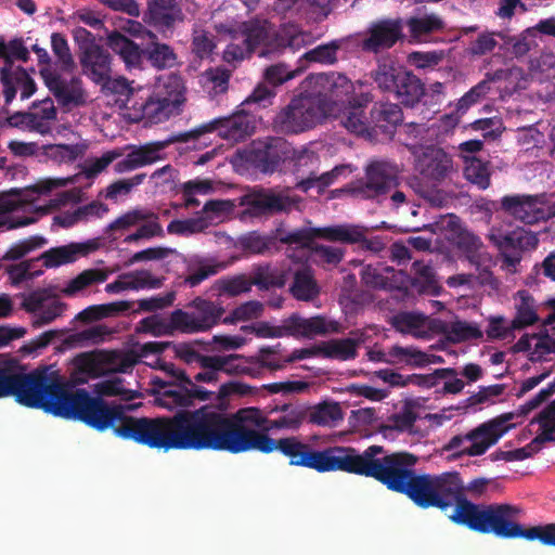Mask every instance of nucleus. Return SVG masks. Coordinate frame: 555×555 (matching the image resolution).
Instances as JSON below:
<instances>
[{
  "label": "nucleus",
  "instance_id": "f257e3e1",
  "mask_svg": "<svg viewBox=\"0 0 555 555\" xmlns=\"http://www.w3.org/2000/svg\"><path fill=\"white\" fill-rule=\"evenodd\" d=\"M115 435L157 450L225 451L232 454L251 450L264 454L279 451L292 466L318 473L360 474L363 451L334 446L315 450L298 437L274 439L242 424L240 414H228L219 405L205 404L195 410L181 409L171 416L133 417L117 405Z\"/></svg>",
  "mask_w": 555,
  "mask_h": 555
},
{
  "label": "nucleus",
  "instance_id": "f03ea898",
  "mask_svg": "<svg viewBox=\"0 0 555 555\" xmlns=\"http://www.w3.org/2000/svg\"><path fill=\"white\" fill-rule=\"evenodd\" d=\"M418 457L410 452H389L383 446L372 444L363 451L359 476L373 478L388 490L406 495L421 508L447 511L454 505L449 518L457 525L479 533H493L503 539L539 540L555 547V522L528 529L513 521L519 508L509 504L479 505L468 501L459 473L420 474Z\"/></svg>",
  "mask_w": 555,
  "mask_h": 555
},
{
  "label": "nucleus",
  "instance_id": "7ed1b4c3",
  "mask_svg": "<svg viewBox=\"0 0 555 555\" xmlns=\"http://www.w3.org/2000/svg\"><path fill=\"white\" fill-rule=\"evenodd\" d=\"M85 382L68 379L51 366H39L27 373L18 360L0 358V399L13 397L24 406L80 421L98 431L112 429L114 421H118L117 405L76 387Z\"/></svg>",
  "mask_w": 555,
  "mask_h": 555
},
{
  "label": "nucleus",
  "instance_id": "20e7f679",
  "mask_svg": "<svg viewBox=\"0 0 555 555\" xmlns=\"http://www.w3.org/2000/svg\"><path fill=\"white\" fill-rule=\"evenodd\" d=\"M140 100V102L134 101L132 107L140 113L138 117L152 124H158L173 115H179L185 102L183 79L176 74L159 78L152 93Z\"/></svg>",
  "mask_w": 555,
  "mask_h": 555
},
{
  "label": "nucleus",
  "instance_id": "39448f33",
  "mask_svg": "<svg viewBox=\"0 0 555 555\" xmlns=\"http://www.w3.org/2000/svg\"><path fill=\"white\" fill-rule=\"evenodd\" d=\"M372 79L385 94L405 107H414L425 95V86L411 70L395 64H378Z\"/></svg>",
  "mask_w": 555,
  "mask_h": 555
},
{
  "label": "nucleus",
  "instance_id": "423d86ee",
  "mask_svg": "<svg viewBox=\"0 0 555 555\" xmlns=\"http://www.w3.org/2000/svg\"><path fill=\"white\" fill-rule=\"evenodd\" d=\"M327 117L322 103L311 92L292 99L273 119L274 128L284 134L309 130Z\"/></svg>",
  "mask_w": 555,
  "mask_h": 555
},
{
  "label": "nucleus",
  "instance_id": "0eeeda50",
  "mask_svg": "<svg viewBox=\"0 0 555 555\" xmlns=\"http://www.w3.org/2000/svg\"><path fill=\"white\" fill-rule=\"evenodd\" d=\"M256 129V118L253 114L241 109L228 117L215 118L202 124L189 131L181 132L177 139L181 142L196 140L210 132H218V135L227 141L241 142L250 137Z\"/></svg>",
  "mask_w": 555,
  "mask_h": 555
},
{
  "label": "nucleus",
  "instance_id": "6e6552de",
  "mask_svg": "<svg viewBox=\"0 0 555 555\" xmlns=\"http://www.w3.org/2000/svg\"><path fill=\"white\" fill-rule=\"evenodd\" d=\"M242 424L255 425L259 433L268 434L271 430H297L307 420V408L298 403H284L275 405L270 414L273 417H266L258 409L240 410Z\"/></svg>",
  "mask_w": 555,
  "mask_h": 555
},
{
  "label": "nucleus",
  "instance_id": "1a4fd4ad",
  "mask_svg": "<svg viewBox=\"0 0 555 555\" xmlns=\"http://www.w3.org/2000/svg\"><path fill=\"white\" fill-rule=\"evenodd\" d=\"M192 311L176 309L170 313L169 326L183 333L206 332L217 325L225 309L214 301L196 297L189 306Z\"/></svg>",
  "mask_w": 555,
  "mask_h": 555
},
{
  "label": "nucleus",
  "instance_id": "9d476101",
  "mask_svg": "<svg viewBox=\"0 0 555 555\" xmlns=\"http://www.w3.org/2000/svg\"><path fill=\"white\" fill-rule=\"evenodd\" d=\"M398 172L389 162L373 160L366 165L364 177L350 184V192L362 199H377L398 186Z\"/></svg>",
  "mask_w": 555,
  "mask_h": 555
},
{
  "label": "nucleus",
  "instance_id": "9b49d317",
  "mask_svg": "<svg viewBox=\"0 0 555 555\" xmlns=\"http://www.w3.org/2000/svg\"><path fill=\"white\" fill-rule=\"evenodd\" d=\"M309 85L313 87L311 94L318 96L327 116L334 112V106L349 101L353 92L347 76L335 72L312 75Z\"/></svg>",
  "mask_w": 555,
  "mask_h": 555
},
{
  "label": "nucleus",
  "instance_id": "f8f14e48",
  "mask_svg": "<svg viewBox=\"0 0 555 555\" xmlns=\"http://www.w3.org/2000/svg\"><path fill=\"white\" fill-rule=\"evenodd\" d=\"M216 28L218 33L225 34L232 39L243 38L244 44L253 52L261 46L271 48L276 39L274 25L266 18L255 17L242 23H222Z\"/></svg>",
  "mask_w": 555,
  "mask_h": 555
},
{
  "label": "nucleus",
  "instance_id": "ddd939ff",
  "mask_svg": "<svg viewBox=\"0 0 555 555\" xmlns=\"http://www.w3.org/2000/svg\"><path fill=\"white\" fill-rule=\"evenodd\" d=\"M513 418V413H504L469 430L466 434V440L470 446L461 450V453L468 456L485 454L513 427L507 424Z\"/></svg>",
  "mask_w": 555,
  "mask_h": 555
},
{
  "label": "nucleus",
  "instance_id": "4468645a",
  "mask_svg": "<svg viewBox=\"0 0 555 555\" xmlns=\"http://www.w3.org/2000/svg\"><path fill=\"white\" fill-rule=\"evenodd\" d=\"M404 25L401 18H380L370 24L361 42L364 52L380 53L391 49L404 39Z\"/></svg>",
  "mask_w": 555,
  "mask_h": 555
},
{
  "label": "nucleus",
  "instance_id": "2eb2a0df",
  "mask_svg": "<svg viewBox=\"0 0 555 555\" xmlns=\"http://www.w3.org/2000/svg\"><path fill=\"white\" fill-rule=\"evenodd\" d=\"M547 203L546 193L534 195L514 194L501 198V208L504 212L525 224H534L543 220L542 206H545Z\"/></svg>",
  "mask_w": 555,
  "mask_h": 555
},
{
  "label": "nucleus",
  "instance_id": "dca6fc26",
  "mask_svg": "<svg viewBox=\"0 0 555 555\" xmlns=\"http://www.w3.org/2000/svg\"><path fill=\"white\" fill-rule=\"evenodd\" d=\"M177 137L164 141L147 142L142 145L126 146L130 152L114 165V171L117 173L129 172L164 159V150L173 142H180Z\"/></svg>",
  "mask_w": 555,
  "mask_h": 555
},
{
  "label": "nucleus",
  "instance_id": "f3484780",
  "mask_svg": "<svg viewBox=\"0 0 555 555\" xmlns=\"http://www.w3.org/2000/svg\"><path fill=\"white\" fill-rule=\"evenodd\" d=\"M288 154V146L284 139L268 137L253 144L248 154V162L261 172H274Z\"/></svg>",
  "mask_w": 555,
  "mask_h": 555
},
{
  "label": "nucleus",
  "instance_id": "a211bd4d",
  "mask_svg": "<svg viewBox=\"0 0 555 555\" xmlns=\"http://www.w3.org/2000/svg\"><path fill=\"white\" fill-rule=\"evenodd\" d=\"M214 392L208 391L202 386H197L194 380L191 385L186 383H175L166 390H157L156 401L158 405L172 410L175 408H188L195 401L210 400Z\"/></svg>",
  "mask_w": 555,
  "mask_h": 555
},
{
  "label": "nucleus",
  "instance_id": "6ab92c4d",
  "mask_svg": "<svg viewBox=\"0 0 555 555\" xmlns=\"http://www.w3.org/2000/svg\"><path fill=\"white\" fill-rule=\"evenodd\" d=\"M40 76L49 91L61 105H80L85 102V92L79 78L73 77L70 80H66L51 67H42Z\"/></svg>",
  "mask_w": 555,
  "mask_h": 555
},
{
  "label": "nucleus",
  "instance_id": "aec40b11",
  "mask_svg": "<svg viewBox=\"0 0 555 555\" xmlns=\"http://www.w3.org/2000/svg\"><path fill=\"white\" fill-rule=\"evenodd\" d=\"M143 20L165 35L171 33L177 23L183 22L184 14L178 0H147Z\"/></svg>",
  "mask_w": 555,
  "mask_h": 555
},
{
  "label": "nucleus",
  "instance_id": "412c9836",
  "mask_svg": "<svg viewBox=\"0 0 555 555\" xmlns=\"http://www.w3.org/2000/svg\"><path fill=\"white\" fill-rule=\"evenodd\" d=\"M415 168L425 178L440 182L452 170L453 162L442 149L430 145L416 156Z\"/></svg>",
  "mask_w": 555,
  "mask_h": 555
},
{
  "label": "nucleus",
  "instance_id": "4be33fe9",
  "mask_svg": "<svg viewBox=\"0 0 555 555\" xmlns=\"http://www.w3.org/2000/svg\"><path fill=\"white\" fill-rule=\"evenodd\" d=\"M111 61L108 51L93 41L83 48L80 56L85 74L95 83H106L111 79Z\"/></svg>",
  "mask_w": 555,
  "mask_h": 555
},
{
  "label": "nucleus",
  "instance_id": "5701e85b",
  "mask_svg": "<svg viewBox=\"0 0 555 555\" xmlns=\"http://www.w3.org/2000/svg\"><path fill=\"white\" fill-rule=\"evenodd\" d=\"M29 57V51L22 38H14L9 42L0 40V59L3 61V65L0 67V83L7 87L9 96L13 93L11 86H9V77L12 72L16 70L14 62L17 60L26 63Z\"/></svg>",
  "mask_w": 555,
  "mask_h": 555
},
{
  "label": "nucleus",
  "instance_id": "b1692460",
  "mask_svg": "<svg viewBox=\"0 0 555 555\" xmlns=\"http://www.w3.org/2000/svg\"><path fill=\"white\" fill-rule=\"evenodd\" d=\"M402 120L403 113L399 104L390 102L375 103L370 112L373 138L377 134V130L384 134H393Z\"/></svg>",
  "mask_w": 555,
  "mask_h": 555
},
{
  "label": "nucleus",
  "instance_id": "393cba45",
  "mask_svg": "<svg viewBox=\"0 0 555 555\" xmlns=\"http://www.w3.org/2000/svg\"><path fill=\"white\" fill-rule=\"evenodd\" d=\"M107 46L118 54L128 68H140L144 59V48H141L126 35L113 31L107 37Z\"/></svg>",
  "mask_w": 555,
  "mask_h": 555
},
{
  "label": "nucleus",
  "instance_id": "a878e982",
  "mask_svg": "<svg viewBox=\"0 0 555 555\" xmlns=\"http://www.w3.org/2000/svg\"><path fill=\"white\" fill-rule=\"evenodd\" d=\"M336 331L337 324L335 322H327L326 318L322 315L305 319L298 314H293L288 318L289 336L313 337Z\"/></svg>",
  "mask_w": 555,
  "mask_h": 555
},
{
  "label": "nucleus",
  "instance_id": "bb28decb",
  "mask_svg": "<svg viewBox=\"0 0 555 555\" xmlns=\"http://www.w3.org/2000/svg\"><path fill=\"white\" fill-rule=\"evenodd\" d=\"M289 292L297 300L309 301L320 293L313 269L308 264H300L293 271V283Z\"/></svg>",
  "mask_w": 555,
  "mask_h": 555
},
{
  "label": "nucleus",
  "instance_id": "cd10ccee",
  "mask_svg": "<svg viewBox=\"0 0 555 555\" xmlns=\"http://www.w3.org/2000/svg\"><path fill=\"white\" fill-rule=\"evenodd\" d=\"M360 340L351 337L333 338L320 343L321 357L325 359L349 361L358 356Z\"/></svg>",
  "mask_w": 555,
  "mask_h": 555
},
{
  "label": "nucleus",
  "instance_id": "c85d7f7f",
  "mask_svg": "<svg viewBox=\"0 0 555 555\" xmlns=\"http://www.w3.org/2000/svg\"><path fill=\"white\" fill-rule=\"evenodd\" d=\"M151 41L144 47V59L157 69L171 68L177 63V54L173 49L159 42L155 34L147 31Z\"/></svg>",
  "mask_w": 555,
  "mask_h": 555
},
{
  "label": "nucleus",
  "instance_id": "c756f323",
  "mask_svg": "<svg viewBox=\"0 0 555 555\" xmlns=\"http://www.w3.org/2000/svg\"><path fill=\"white\" fill-rule=\"evenodd\" d=\"M517 298L518 301L515 305L516 314L512 320L511 330H524L540 320L535 299L528 291H518Z\"/></svg>",
  "mask_w": 555,
  "mask_h": 555
},
{
  "label": "nucleus",
  "instance_id": "7c9ffc66",
  "mask_svg": "<svg viewBox=\"0 0 555 555\" xmlns=\"http://www.w3.org/2000/svg\"><path fill=\"white\" fill-rule=\"evenodd\" d=\"M318 238L343 244H358L364 240V228L356 224H337L317 228Z\"/></svg>",
  "mask_w": 555,
  "mask_h": 555
},
{
  "label": "nucleus",
  "instance_id": "2f4dec72",
  "mask_svg": "<svg viewBox=\"0 0 555 555\" xmlns=\"http://www.w3.org/2000/svg\"><path fill=\"white\" fill-rule=\"evenodd\" d=\"M340 124L351 133L373 139L370 118L365 115V108L362 105H351L340 115Z\"/></svg>",
  "mask_w": 555,
  "mask_h": 555
},
{
  "label": "nucleus",
  "instance_id": "473e14b6",
  "mask_svg": "<svg viewBox=\"0 0 555 555\" xmlns=\"http://www.w3.org/2000/svg\"><path fill=\"white\" fill-rule=\"evenodd\" d=\"M9 78V86H11L13 93L9 96V93H7V87L2 86V94L5 105H10L13 102L17 93V88H21L22 100L29 99L37 90L35 80L31 78L28 70L21 65L16 66V70L12 72Z\"/></svg>",
  "mask_w": 555,
  "mask_h": 555
},
{
  "label": "nucleus",
  "instance_id": "72a5a7b5",
  "mask_svg": "<svg viewBox=\"0 0 555 555\" xmlns=\"http://www.w3.org/2000/svg\"><path fill=\"white\" fill-rule=\"evenodd\" d=\"M288 280V272L270 264L257 267L251 276V283L260 289L282 288Z\"/></svg>",
  "mask_w": 555,
  "mask_h": 555
},
{
  "label": "nucleus",
  "instance_id": "f704fd0d",
  "mask_svg": "<svg viewBox=\"0 0 555 555\" xmlns=\"http://www.w3.org/2000/svg\"><path fill=\"white\" fill-rule=\"evenodd\" d=\"M254 211L259 214L286 211L291 203L287 197L270 191H261L254 194L249 201Z\"/></svg>",
  "mask_w": 555,
  "mask_h": 555
},
{
  "label": "nucleus",
  "instance_id": "c9c22d12",
  "mask_svg": "<svg viewBox=\"0 0 555 555\" xmlns=\"http://www.w3.org/2000/svg\"><path fill=\"white\" fill-rule=\"evenodd\" d=\"M307 418L309 423L314 425L334 427L338 422L343 421L344 413L339 403L324 402L311 410L307 409Z\"/></svg>",
  "mask_w": 555,
  "mask_h": 555
},
{
  "label": "nucleus",
  "instance_id": "e433bc0d",
  "mask_svg": "<svg viewBox=\"0 0 555 555\" xmlns=\"http://www.w3.org/2000/svg\"><path fill=\"white\" fill-rule=\"evenodd\" d=\"M464 177L466 180L480 190L488 189L490 186L489 163L469 155L464 156Z\"/></svg>",
  "mask_w": 555,
  "mask_h": 555
},
{
  "label": "nucleus",
  "instance_id": "4c0bfd02",
  "mask_svg": "<svg viewBox=\"0 0 555 555\" xmlns=\"http://www.w3.org/2000/svg\"><path fill=\"white\" fill-rule=\"evenodd\" d=\"M390 365L423 367L425 352L414 346L393 345L389 347Z\"/></svg>",
  "mask_w": 555,
  "mask_h": 555
},
{
  "label": "nucleus",
  "instance_id": "58836bf2",
  "mask_svg": "<svg viewBox=\"0 0 555 555\" xmlns=\"http://www.w3.org/2000/svg\"><path fill=\"white\" fill-rule=\"evenodd\" d=\"M107 278L108 273L104 270H85L67 283L66 287L63 289V294L66 296H74L92 284L105 282Z\"/></svg>",
  "mask_w": 555,
  "mask_h": 555
},
{
  "label": "nucleus",
  "instance_id": "ea45409f",
  "mask_svg": "<svg viewBox=\"0 0 555 555\" xmlns=\"http://www.w3.org/2000/svg\"><path fill=\"white\" fill-rule=\"evenodd\" d=\"M343 166H336L330 171H326L320 176H317L314 172H311L309 177L298 181L295 188L304 193H307L310 189L317 186L318 194H322L325 189L332 185L337 177L343 172Z\"/></svg>",
  "mask_w": 555,
  "mask_h": 555
},
{
  "label": "nucleus",
  "instance_id": "a19ab883",
  "mask_svg": "<svg viewBox=\"0 0 555 555\" xmlns=\"http://www.w3.org/2000/svg\"><path fill=\"white\" fill-rule=\"evenodd\" d=\"M130 308L131 305L128 301L94 305L82 310L79 313V318L83 321L92 322L128 311Z\"/></svg>",
  "mask_w": 555,
  "mask_h": 555
},
{
  "label": "nucleus",
  "instance_id": "79ce46f5",
  "mask_svg": "<svg viewBox=\"0 0 555 555\" xmlns=\"http://www.w3.org/2000/svg\"><path fill=\"white\" fill-rule=\"evenodd\" d=\"M444 335L453 344L482 338L479 326L465 321H454L446 326Z\"/></svg>",
  "mask_w": 555,
  "mask_h": 555
},
{
  "label": "nucleus",
  "instance_id": "37998d69",
  "mask_svg": "<svg viewBox=\"0 0 555 555\" xmlns=\"http://www.w3.org/2000/svg\"><path fill=\"white\" fill-rule=\"evenodd\" d=\"M410 34L413 38L421 39L423 36L443 28V21L436 14L411 17L406 21Z\"/></svg>",
  "mask_w": 555,
  "mask_h": 555
},
{
  "label": "nucleus",
  "instance_id": "c03bdc74",
  "mask_svg": "<svg viewBox=\"0 0 555 555\" xmlns=\"http://www.w3.org/2000/svg\"><path fill=\"white\" fill-rule=\"evenodd\" d=\"M310 250L314 257V262L326 269L338 266L345 256V249L323 244H313Z\"/></svg>",
  "mask_w": 555,
  "mask_h": 555
},
{
  "label": "nucleus",
  "instance_id": "a18cd8bd",
  "mask_svg": "<svg viewBox=\"0 0 555 555\" xmlns=\"http://www.w3.org/2000/svg\"><path fill=\"white\" fill-rule=\"evenodd\" d=\"M155 214L147 209L135 208L119 216L106 228V233L117 230H128L132 227L139 225L143 220L154 218Z\"/></svg>",
  "mask_w": 555,
  "mask_h": 555
},
{
  "label": "nucleus",
  "instance_id": "49530a36",
  "mask_svg": "<svg viewBox=\"0 0 555 555\" xmlns=\"http://www.w3.org/2000/svg\"><path fill=\"white\" fill-rule=\"evenodd\" d=\"M317 228H299L292 231L278 230V238L282 244H296L310 248L312 242L318 238Z\"/></svg>",
  "mask_w": 555,
  "mask_h": 555
},
{
  "label": "nucleus",
  "instance_id": "de8ad7c7",
  "mask_svg": "<svg viewBox=\"0 0 555 555\" xmlns=\"http://www.w3.org/2000/svg\"><path fill=\"white\" fill-rule=\"evenodd\" d=\"M341 40H332L328 43L320 44L305 53L309 62L332 65L337 62V52L341 48Z\"/></svg>",
  "mask_w": 555,
  "mask_h": 555
},
{
  "label": "nucleus",
  "instance_id": "09e8293b",
  "mask_svg": "<svg viewBox=\"0 0 555 555\" xmlns=\"http://www.w3.org/2000/svg\"><path fill=\"white\" fill-rule=\"evenodd\" d=\"M457 372L452 367L437 369L430 374H410L406 375V386L412 384L422 388H433L438 384L439 379L455 377Z\"/></svg>",
  "mask_w": 555,
  "mask_h": 555
},
{
  "label": "nucleus",
  "instance_id": "8fccbe9b",
  "mask_svg": "<svg viewBox=\"0 0 555 555\" xmlns=\"http://www.w3.org/2000/svg\"><path fill=\"white\" fill-rule=\"evenodd\" d=\"M79 248H73L72 244L51 248L41 255L47 268H55L61 264L74 262L77 259Z\"/></svg>",
  "mask_w": 555,
  "mask_h": 555
},
{
  "label": "nucleus",
  "instance_id": "3c124183",
  "mask_svg": "<svg viewBox=\"0 0 555 555\" xmlns=\"http://www.w3.org/2000/svg\"><path fill=\"white\" fill-rule=\"evenodd\" d=\"M456 246L467 260H476L481 254L482 242L479 236L467 230H460L455 238Z\"/></svg>",
  "mask_w": 555,
  "mask_h": 555
},
{
  "label": "nucleus",
  "instance_id": "603ef678",
  "mask_svg": "<svg viewBox=\"0 0 555 555\" xmlns=\"http://www.w3.org/2000/svg\"><path fill=\"white\" fill-rule=\"evenodd\" d=\"M163 237L164 230L158 222V216L155 214L154 218L143 220L135 232L127 235L124 238L125 243H137L141 240H151L153 237Z\"/></svg>",
  "mask_w": 555,
  "mask_h": 555
},
{
  "label": "nucleus",
  "instance_id": "864d4df0",
  "mask_svg": "<svg viewBox=\"0 0 555 555\" xmlns=\"http://www.w3.org/2000/svg\"><path fill=\"white\" fill-rule=\"evenodd\" d=\"M280 346L281 344L261 347L257 356L249 358L253 360V365H259L271 371L283 369L285 366L284 359L278 357Z\"/></svg>",
  "mask_w": 555,
  "mask_h": 555
},
{
  "label": "nucleus",
  "instance_id": "5fc2aeb1",
  "mask_svg": "<svg viewBox=\"0 0 555 555\" xmlns=\"http://www.w3.org/2000/svg\"><path fill=\"white\" fill-rule=\"evenodd\" d=\"M86 152L83 144H54L48 147L47 154L60 163H73Z\"/></svg>",
  "mask_w": 555,
  "mask_h": 555
},
{
  "label": "nucleus",
  "instance_id": "6e6d98bb",
  "mask_svg": "<svg viewBox=\"0 0 555 555\" xmlns=\"http://www.w3.org/2000/svg\"><path fill=\"white\" fill-rule=\"evenodd\" d=\"M51 47L54 55L61 64V68L65 72L72 70L75 62L65 36L61 33H53L51 35Z\"/></svg>",
  "mask_w": 555,
  "mask_h": 555
},
{
  "label": "nucleus",
  "instance_id": "4d7b16f0",
  "mask_svg": "<svg viewBox=\"0 0 555 555\" xmlns=\"http://www.w3.org/2000/svg\"><path fill=\"white\" fill-rule=\"evenodd\" d=\"M127 279H129L130 289H156L162 287L164 278L154 276L149 270H134L127 272Z\"/></svg>",
  "mask_w": 555,
  "mask_h": 555
},
{
  "label": "nucleus",
  "instance_id": "13d9d810",
  "mask_svg": "<svg viewBox=\"0 0 555 555\" xmlns=\"http://www.w3.org/2000/svg\"><path fill=\"white\" fill-rule=\"evenodd\" d=\"M540 426V435L548 442H555V399L533 418Z\"/></svg>",
  "mask_w": 555,
  "mask_h": 555
},
{
  "label": "nucleus",
  "instance_id": "bf43d9fd",
  "mask_svg": "<svg viewBox=\"0 0 555 555\" xmlns=\"http://www.w3.org/2000/svg\"><path fill=\"white\" fill-rule=\"evenodd\" d=\"M231 72L223 67L209 68L204 74L205 85L214 94L227 92Z\"/></svg>",
  "mask_w": 555,
  "mask_h": 555
},
{
  "label": "nucleus",
  "instance_id": "052dcab7",
  "mask_svg": "<svg viewBox=\"0 0 555 555\" xmlns=\"http://www.w3.org/2000/svg\"><path fill=\"white\" fill-rule=\"evenodd\" d=\"M145 178V173H138L129 179H121L111 183L105 189V198L116 201L120 195H128L134 186L143 183Z\"/></svg>",
  "mask_w": 555,
  "mask_h": 555
},
{
  "label": "nucleus",
  "instance_id": "680f3d73",
  "mask_svg": "<svg viewBox=\"0 0 555 555\" xmlns=\"http://www.w3.org/2000/svg\"><path fill=\"white\" fill-rule=\"evenodd\" d=\"M263 311V305L259 301L251 300L236 307L230 315L223 319V323L230 324L236 321H247L257 319Z\"/></svg>",
  "mask_w": 555,
  "mask_h": 555
},
{
  "label": "nucleus",
  "instance_id": "e2e57ef3",
  "mask_svg": "<svg viewBox=\"0 0 555 555\" xmlns=\"http://www.w3.org/2000/svg\"><path fill=\"white\" fill-rule=\"evenodd\" d=\"M124 156V151L121 149H114L107 151L102 154L101 157H98L87 164L83 168V173L88 179H92L101 173L103 170L107 168L116 159Z\"/></svg>",
  "mask_w": 555,
  "mask_h": 555
},
{
  "label": "nucleus",
  "instance_id": "0e129e2a",
  "mask_svg": "<svg viewBox=\"0 0 555 555\" xmlns=\"http://www.w3.org/2000/svg\"><path fill=\"white\" fill-rule=\"evenodd\" d=\"M66 309V304L53 299L48 305L44 304L43 308L34 317L33 326L38 328L43 325L50 324L56 318L61 317Z\"/></svg>",
  "mask_w": 555,
  "mask_h": 555
},
{
  "label": "nucleus",
  "instance_id": "69168bd1",
  "mask_svg": "<svg viewBox=\"0 0 555 555\" xmlns=\"http://www.w3.org/2000/svg\"><path fill=\"white\" fill-rule=\"evenodd\" d=\"M276 93L273 88L266 85H258L254 91L245 99L242 106H253L256 108H266L273 103Z\"/></svg>",
  "mask_w": 555,
  "mask_h": 555
},
{
  "label": "nucleus",
  "instance_id": "338daca9",
  "mask_svg": "<svg viewBox=\"0 0 555 555\" xmlns=\"http://www.w3.org/2000/svg\"><path fill=\"white\" fill-rule=\"evenodd\" d=\"M472 266L475 267L476 275L474 279L478 281L481 285H493L494 284V278L491 271V263L492 259L491 256L482 251L479 254V258L476 260H468Z\"/></svg>",
  "mask_w": 555,
  "mask_h": 555
},
{
  "label": "nucleus",
  "instance_id": "774afa93",
  "mask_svg": "<svg viewBox=\"0 0 555 555\" xmlns=\"http://www.w3.org/2000/svg\"><path fill=\"white\" fill-rule=\"evenodd\" d=\"M227 364H222L221 372L230 375L251 374L253 360L241 354L223 356Z\"/></svg>",
  "mask_w": 555,
  "mask_h": 555
}]
</instances>
